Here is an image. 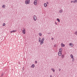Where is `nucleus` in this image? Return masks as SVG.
Listing matches in <instances>:
<instances>
[{
	"label": "nucleus",
	"instance_id": "f257e3e1",
	"mask_svg": "<svg viewBox=\"0 0 77 77\" xmlns=\"http://www.w3.org/2000/svg\"><path fill=\"white\" fill-rule=\"evenodd\" d=\"M30 0H26L25 1V4L26 5L30 3Z\"/></svg>",
	"mask_w": 77,
	"mask_h": 77
},
{
	"label": "nucleus",
	"instance_id": "f03ea898",
	"mask_svg": "<svg viewBox=\"0 0 77 77\" xmlns=\"http://www.w3.org/2000/svg\"><path fill=\"white\" fill-rule=\"evenodd\" d=\"M62 52V51H60V52H59L58 53V55L59 56H61L62 54V53H61Z\"/></svg>",
	"mask_w": 77,
	"mask_h": 77
},
{
	"label": "nucleus",
	"instance_id": "7ed1b4c3",
	"mask_svg": "<svg viewBox=\"0 0 77 77\" xmlns=\"http://www.w3.org/2000/svg\"><path fill=\"white\" fill-rule=\"evenodd\" d=\"M34 5H36L37 4V0H35V1H34Z\"/></svg>",
	"mask_w": 77,
	"mask_h": 77
},
{
	"label": "nucleus",
	"instance_id": "20e7f679",
	"mask_svg": "<svg viewBox=\"0 0 77 77\" xmlns=\"http://www.w3.org/2000/svg\"><path fill=\"white\" fill-rule=\"evenodd\" d=\"M34 20V21H36L37 19V17L35 16H34V17H33Z\"/></svg>",
	"mask_w": 77,
	"mask_h": 77
},
{
	"label": "nucleus",
	"instance_id": "39448f33",
	"mask_svg": "<svg viewBox=\"0 0 77 77\" xmlns=\"http://www.w3.org/2000/svg\"><path fill=\"white\" fill-rule=\"evenodd\" d=\"M23 34H25L26 33V30L25 29H24L23 30Z\"/></svg>",
	"mask_w": 77,
	"mask_h": 77
},
{
	"label": "nucleus",
	"instance_id": "423d86ee",
	"mask_svg": "<svg viewBox=\"0 0 77 77\" xmlns=\"http://www.w3.org/2000/svg\"><path fill=\"white\" fill-rule=\"evenodd\" d=\"M69 45L71 46L72 47L73 46V45L72 43H70L69 44Z\"/></svg>",
	"mask_w": 77,
	"mask_h": 77
},
{
	"label": "nucleus",
	"instance_id": "0eeeda50",
	"mask_svg": "<svg viewBox=\"0 0 77 77\" xmlns=\"http://www.w3.org/2000/svg\"><path fill=\"white\" fill-rule=\"evenodd\" d=\"M65 46V45L64 44H63V43H61V46L62 47H64Z\"/></svg>",
	"mask_w": 77,
	"mask_h": 77
},
{
	"label": "nucleus",
	"instance_id": "6e6552de",
	"mask_svg": "<svg viewBox=\"0 0 77 77\" xmlns=\"http://www.w3.org/2000/svg\"><path fill=\"white\" fill-rule=\"evenodd\" d=\"M62 50V48H60L59 50V52H61Z\"/></svg>",
	"mask_w": 77,
	"mask_h": 77
},
{
	"label": "nucleus",
	"instance_id": "1a4fd4ad",
	"mask_svg": "<svg viewBox=\"0 0 77 77\" xmlns=\"http://www.w3.org/2000/svg\"><path fill=\"white\" fill-rule=\"evenodd\" d=\"M63 12V10H60L59 11V12L60 13H61Z\"/></svg>",
	"mask_w": 77,
	"mask_h": 77
},
{
	"label": "nucleus",
	"instance_id": "9d476101",
	"mask_svg": "<svg viewBox=\"0 0 77 77\" xmlns=\"http://www.w3.org/2000/svg\"><path fill=\"white\" fill-rule=\"evenodd\" d=\"M40 42V45H42V44L43 43V42H44L43 41H41V42Z\"/></svg>",
	"mask_w": 77,
	"mask_h": 77
},
{
	"label": "nucleus",
	"instance_id": "9b49d317",
	"mask_svg": "<svg viewBox=\"0 0 77 77\" xmlns=\"http://www.w3.org/2000/svg\"><path fill=\"white\" fill-rule=\"evenodd\" d=\"M70 57H71V58H73L74 57H73V55H72V54H70Z\"/></svg>",
	"mask_w": 77,
	"mask_h": 77
},
{
	"label": "nucleus",
	"instance_id": "f8f14e48",
	"mask_svg": "<svg viewBox=\"0 0 77 77\" xmlns=\"http://www.w3.org/2000/svg\"><path fill=\"white\" fill-rule=\"evenodd\" d=\"M34 67H35V65L34 64L32 65L31 66V67H32V68H34Z\"/></svg>",
	"mask_w": 77,
	"mask_h": 77
},
{
	"label": "nucleus",
	"instance_id": "ddd939ff",
	"mask_svg": "<svg viewBox=\"0 0 77 77\" xmlns=\"http://www.w3.org/2000/svg\"><path fill=\"white\" fill-rule=\"evenodd\" d=\"M61 57L62 58H64V54H62V55H61Z\"/></svg>",
	"mask_w": 77,
	"mask_h": 77
},
{
	"label": "nucleus",
	"instance_id": "4468645a",
	"mask_svg": "<svg viewBox=\"0 0 77 77\" xmlns=\"http://www.w3.org/2000/svg\"><path fill=\"white\" fill-rule=\"evenodd\" d=\"M41 41V38L39 37V39H38V42H39Z\"/></svg>",
	"mask_w": 77,
	"mask_h": 77
},
{
	"label": "nucleus",
	"instance_id": "2eb2a0df",
	"mask_svg": "<svg viewBox=\"0 0 77 77\" xmlns=\"http://www.w3.org/2000/svg\"><path fill=\"white\" fill-rule=\"evenodd\" d=\"M57 20L58 21V22H60V20L59 19L57 18Z\"/></svg>",
	"mask_w": 77,
	"mask_h": 77
},
{
	"label": "nucleus",
	"instance_id": "dca6fc26",
	"mask_svg": "<svg viewBox=\"0 0 77 77\" xmlns=\"http://www.w3.org/2000/svg\"><path fill=\"white\" fill-rule=\"evenodd\" d=\"M51 70H52L53 71V72H54L55 71V70L54 68H51Z\"/></svg>",
	"mask_w": 77,
	"mask_h": 77
},
{
	"label": "nucleus",
	"instance_id": "f3484780",
	"mask_svg": "<svg viewBox=\"0 0 77 77\" xmlns=\"http://www.w3.org/2000/svg\"><path fill=\"white\" fill-rule=\"evenodd\" d=\"M47 6V5L46 4V3H45L44 4V6H45V7H46Z\"/></svg>",
	"mask_w": 77,
	"mask_h": 77
},
{
	"label": "nucleus",
	"instance_id": "a211bd4d",
	"mask_svg": "<svg viewBox=\"0 0 77 77\" xmlns=\"http://www.w3.org/2000/svg\"><path fill=\"white\" fill-rule=\"evenodd\" d=\"M39 34V35L41 36L42 35V34L41 33H40L38 34Z\"/></svg>",
	"mask_w": 77,
	"mask_h": 77
},
{
	"label": "nucleus",
	"instance_id": "6ab92c4d",
	"mask_svg": "<svg viewBox=\"0 0 77 77\" xmlns=\"http://www.w3.org/2000/svg\"><path fill=\"white\" fill-rule=\"evenodd\" d=\"M71 3H75V2H74V1H71Z\"/></svg>",
	"mask_w": 77,
	"mask_h": 77
},
{
	"label": "nucleus",
	"instance_id": "aec40b11",
	"mask_svg": "<svg viewBox=\"0 0 77 77\" xmlns=\"http://www.w3.org/2000/svg\"><path fill=\"white\" fill-rule=\"evenodd\" d=\"M74 34H75L76 35H77V31H76L74 33Z\"/></svg>",
	"mask_w": 77,
	"mask_h": 77
},
{
	"label": "nucleus",
	"instance_id": "412c9836",
	"mask_svg": "<svg viewBox=\"0 0 77 77\" xmlns=\"http://www.w3.org/2000/svg\"><path fill=\"white\" fill-rule=\"evenodd\" d=\"M45 40V38H43L42 39V41H44Z\"/></svg>",
	"mask_w": 77,
	"mask_h": 77
},
{
	"label": "nucleus",
	"instance_id": "4be33fe9",
	"mask_svg": "<svg viewBox=\"0 0 77 77\" xmlns=\"http://www.w3.org/2000/svg\"><path fill=\"white\" fill-rule=\"evenodd\" d=\"M74 3L75 2L77 3V0H75V1H74Z\"/></svg>",
	"mask_w": 77,
	"mask_h": 77
},
{
	"label": "nucleus",
	"instance_id": "5701e85b",
	"mask_svg": "<svg viewBox=\"0 0 77 77\" xmlns=\"http://www.w3.org/2000/svg\"><path fill=\"white\" fill-rule=\"evenodd\" d=\"M72 61L74 62V60H75L74 59V58H72Z\"/></svg>",
	"mask_w": 77,
	"mask_h": 77
},
{
	"label": "nucleus",
	"instance_id": "b1692460",
	"mask_svg": "<svg viewBox=\"0 0 77 77\" xmlns=\"http://www.w3.org/2000/svg\"><path fill=\"white\" fill-rule=\"evenodd\" d=\"M5 5H3L2 6V7L4 8H5Z\"/></svg>",
	"mask_w": 77,
	"mask_h": 77
},
{
	"label": "nucleus",
	"instance_id": "393cba45",
	"mask_svg": "<svg viewBox=\"0 0 77 77\" xmlns=\"http://www.w3.org/2000/svg\"><path fill=\"white\" fill-rule=\"evenodd\" d=\"M17 30H13V31H12V32H16Z\"/></svg>",
	"mask_w": 77,
	"mask_h": 77
},
{
	"label": "nucleus",
	"instance_id": "a878e982",
	"mask_svg": "<svg viewBox=\"0 0 77 77\" xmlns=\"http://www.w3.org/2000/svg\"><path fill=\"white\" fill-rule=\"evenodd\" d=\"M5 23H3V26H5Z\"/></svg>",
	"mask_w": 77,
	"mask_h": 77
},
{
	"label": "nucleus",
	"instance_id": "bb28decb",
	"mask_svg": "<svg viewBox=\"0 0 77 77\" xmlns=\"http://www.w3.org/2000/svg\"><path fill=\"white\" fill-rule=\"evenodd\" d=\"M35 63H37V61L36 60L35 61Z\"/></svg>",
	"mask_w": 77,
	"mask_h": 77
},
{
	"label": "nucleus",
	"instance_id": "cd10ccee",
	"mask_svg": "<svg viewBox=\"0 0 77 77\" xmlns=\"http://www.w3.org/2000/svg\"><path fill=\"white\" fill-rule=\"evenodd\" d=\"M55 24H56V25H57V23L56 22H55Z\"/></svg>",
	"mask_w": 77,
	"mask_h": 77
},
{
	"label": "nucleus",
	"instance_id": "c85d7f7f",
	"mask_svg": "<svg viewBox=\"0 0 77 77\" xmlns=\"http://www.w3.org/2000/svg\"><path fill=\"white\" fill-rule=\"evenodd\" d=\"M4 74L2 73V75H1V77H2L3 75Z\"/></svg>",
	"mask_w": 77,
	"mask_h": 77
},
{
	"label": "nucleus",
	"instance_id": "c756f323",
	"mask_svg": "<svg viewBox=\"0 0 77 77\" xmlns=\"http://www.w3.org/2000/svg\"><path fill=\"white\" fill-rule=\"evenodd\" d=\"M10 32H11V33L13 32H12V31H11Z\"/></svg>",
	"mask_w": 77,
	"mask_h": 77
},
{
	"label": "nucleus",
	"instance_id": "7c9ffc66",
	"mask_svg": "<svg viewBox=\"0 0 77 77\" xmlns=\"http://www.w3.org/2000/svg\"><path fill=\"white\" fill-rule=\"evenodd\" d=\"M61 70V69H59V71H60Z\"/></svg>",
	"mask_w": 77,
	"mask_h": 77
},
{
	"label": "nucleus",
	"instance_id": "2f4dec72",
	"mask_svg": "<svg viewBox=\"0 0 77 77\" xmlns=\"http://www.w3.org/2000/svg\"><path fill=\"white\" fill-rule=\"evenodd\" d=\"M46 4H48V2H46Z\"/></svg>",
	"mask_w": 77,
	"mask_h": 77
},
{
	"label": "nucleus",
	"instance_id": "473e14b6",
	"mask_svg": "<svg viewBox=\"0 0 77 77\" xmlns=\"http://www.w3.org/2000/svg\"><path fill=\"white\" fill-rule=\"evenodd\" d=\"M18 63L20 64V62H19Z\"/></svg>",
	"mask_w": 77,
	"mask_h": 77
},
{
	"label": "nucleus",
	"instance_id": "72a5a7b5",
	"mask_svg": "<svg viewBox=\"0 0 77 77\" xmlns=\"http://www.w3.org/2000/svg\"><path fill=\"white\" fill-rule=\"evenodd\" d=\"M54 38H51V39H52V40H53Z\"/></svg>",
	"mask_w": 77,
	"mask_h": 77
},
{
	"label": "nucleus",
	"instance_id": "f704fd0d",
	"mask_svg": "<svg viewBox=\"0 0 77 77\" xmlns=\"http://www.w3.org/2000/svg\"><path fill=\"white\" fill-rule=\"evenodd\" d=\"M48 34H51V33H48Z\"/></svg>",
	"mask_w": 77,
	"mask_h": 77
},
{
	"label": "nucleus",
	"instance_id": "c9c22d12",
	"mask_svg": "<svg viewBox=\"0 0 77 77\" xmlns=\"http://www.w3.org/2000/svg\"><path fill=\"white\" fill-rule=\"evenodd\" d=\"M54 47H56L55 45H54Z\"/></svg>",
	"mask_w": 77,
	"mask_h": 77
},
{
	"label": "nucleus",
	"instance_id": "e433bc0d",
	"mask_svg": "<svg viewBox=\"0 0 77 77\" xmlns=\"http://www.w3.org/2000/svg\"><path fill=\"white\" fill-rule=\"evenodd\" d=\"M50 77H52V75H50Z\"/></svg>",
	"mask_w": 77,
	"mask_h": 77
},
{
	"label": "nucleus",
	"instance_id": "4c0bfd02",
	"mask_svg": "<svg viewBox=\"0 0 77 77\" xmlns=\"http://www.w3.org/2000/svg\"><path fill=\"white\" fill-rule=\"evenodd\" d=\"M0 77H1V76H0Z\"/></svg>",
	"mask_w": 77,
	"mask_h": 77
}]
</instances>
